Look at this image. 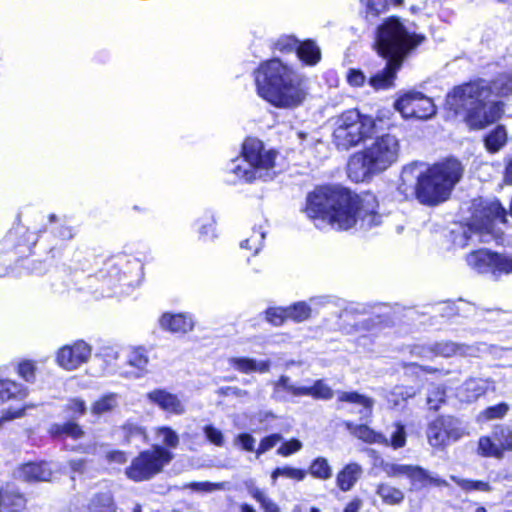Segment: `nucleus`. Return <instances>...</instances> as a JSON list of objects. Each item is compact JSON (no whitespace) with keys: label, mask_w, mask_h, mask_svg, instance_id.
<instances>
[{"label":"nucleus","mask_w":512,"mask_h":512,"mask_svg":"<svg viewBox=\"0 0 512 512\" xmlns=\"http://www.w3.org/2000/svg\"><path fill=\"white\" fill-rule=\"evenodd\" d=\"M306 215L316 227L349 230L358 223L368 229L381 223V216L369 209L365 201L340 186H321L307 196Z\"/></svg>","instance_id":"nucleus-1"},{"label":"nucleus","mask_w":512,"mask_h":512,"mask_svg":"<svg viewBox=\"0 0 512 512\" xmlns=\"http://www.w3.org/2000/svg\"><path fill=\"white\" fill-rule=\"evenodd\" d=\"M512 94V74L497 75L492 82L478 79L454 87L446 96V106L460 115L471 130H482L497 122L504 113V103L490 101V96Z\"/></svg>","instance_id":"nucleus-2"},{"label":"nucleus","mask_w":512,"mask_h":512,"mask_svg":"<svg viewBox=\"0 0 512 512\" xmlns=\"http://www.w3.org/2000/svg\"><path fill=\"white\" fill-rule=\"evenodd\" d=\"M463 175V167L456 159H446L424 169L422 164L410 163L400 174L398 191L422 204L434 206L446 201Z\"/></svg>","instance_id":"nucleus-3"},{"label":"nucleus","mask_w":512,"mask_h":512,"mask_svg":"<svg viewBox=\"0 0 512 512\" xmlns=\"http://www.w3.org/2000/svg\"><path fill=\"white\" fill-rule=\"evenodd\" d=\"M254 80L258 96L279 109H295L309 94L307 79L278 58L261 63Z\"/></svg>","instance_id":"nucleus-4"},{"label":"nucleus","mask_w":512,"mask_h":512,"mask_svg":"<svg viewBox=\"0 0 512 512\" xmlns=\"http://www.w3.org/2000/svg\"><path fill=\"white\" fill-rule=\"evenodd\" d=\"M423 39L421 35L410 33L398 19L386 20L377 29L375 47L388 61L382 71L370 77L369 85L376 91L392 88L404 58Z\"/></svg>","instance_id":"nucleus-5"},{"label":"nucleus","mask_w":512,"mask_h":512,"mask_svg":"<svg viewBox=\"0 0 512 512\" xmlns=\"http://www.w3.org/2000/svg\"><path fill=\"white\" fill-rule=\"evenodd\" d=\"M400 141L392 134L377 137L368 147L354 153L347 164L348 177L356 182H364L378 175L399 159Z\"/></svg>","instance_id":"nucleus-6"},{"label":"nucleus","mask_w":512,"mask_h":512,"mask_svg":"<svg viewBox=\"0 0 512 512\" xmlns=\"http://www.w3.org/2000/svg\"><path fill=\"white\" fill-rule=\"evenodd\" d=\"M273 149H265L255 138H247L242 146V155L233 159L227 170L239 180L251 182L257 179L271 180L276 175V157Z\"/></svg>","instance_id":"nucleus-7"},{"label":"nucleus","mask_w":512,"mask_h":512,"mask_svg":"<svg viewBox=\"0 0 512 512\" xmlns=\"http://www.w3.org/2000/svg\"><path fill=\"white\" fill-rule=\"evenodd\" d=\"M375 132L374 118L352 109L335 118L333 142L339 150H349L371 138Z\"/></svg>","instance_id":"nucleus-8"},{"label":"nucleus","mask_w":512,"mask_h":512,"mask_svg":"<svg viewBox=\"0 0 512 512\" xmlns=\"http://www.w3.org/2000/svg\"><path fill=\"white\" fill-rule=\"evenodd\" d=\"M173 459V454L159 446L154 445L152 449L141 452L126 469L129 479L140 482L151 479L160 473L164 466Z\"/></svg>","instance_id":"nucleus-9"},{"label":"nucleus","mask_w":512,"mask_h":512,"mask_svg":"<svg viewBox=\"0 0 512 512\" xmlns=\"http://www.w3.org/2000/svg\"><path fill=\"white\" fill-rule=\"evenodd\" d=\"M381 468L388 477H406L409 479L411 490L418 491L428 487L429 485H448L445 480L433 476L427 470L417 465L382 462Z\"/></svg>","instance_id":"nucleus-10"},{"label":"nucleus","mask_w":512,"mask_h":512,"mask_svg":"<svg viewBox=\"0 0 512 512\" xmlns=\"http://www.w3.org/2000/svg\"><path fill=\"white\" fill-rule=\"evenodd\" d=\"M394 107L404 118L427 120L436 114V106L432 99L415 91L399 97Z\"/></svg>","instance_id":"nucleus-11"},{"label":"nucleus","mask_w":512,"mask_h":512,"mask_svg":"<svg viewBox=\"0 0 512 512\" xmlns=\"http://www.w3.org/2000/svg\"><path fill=\"white\" fill-rule=\"evenodd\" d=\"M467 264L478 273H510L512 261L498 253L487 249H479L471 252L466 257Z\"/></svg>","instance_id":"nucleus-12"},{"label":"nucleus","mask_w":512,"mask_h":512,"mask_svg":"<svg viewBox=\"0 0 512 512\" xmlns=\"http://www.w3.org/2000/svg\"><path fill=\"white\" fill-rule=\"evenodd\" d=\"M481 214V216L475 214L472 217L468 230L464 232L467 238L471 237V235H467L468 232L470 234L479 233L481 241H486L484 237L494 232V222L496 220L505 222L507 212L498 200H492L486 202Z\"/></svg>","instance_id":"nucleus-13"},{"label":"nucleus","mask_w":512,"mask_h":512,"mask_svg":"<svg viewBox=\"0 0 512 512\" xmlns=\"http://www.w3.org/2000/svg\"><path fill=\"white\" fill-rule=\"evenodd\" d=\"M92 346L84 340H77L60 347L56 352V363L66 371H75L89 362Z\"/></svg>","instance_id":"nucleus-14"},{"label":"nucleus","mask_w":512,"mask_h":512,"mask_svg":"<svg viewBox=\"0 0 512 512\" xmlns=\"http://www.w3.org/2000/svg\"><path fill=\"white\" fill-rule=\"evenodd\" d=\"M146 398L149 403L173 415H182L186 411L183 401L165 389H154L146 394Z\"/></svg>","instance_id":"nucleus-15"},{"label":"nucleus","mask_w":512,"mask_h":512,"mask_svg":"<svg viewBox=\"0 0 512 512\" xmlns=\"http://www.w3.org/2000/svg\"><path fill=\"white\" fill-rule=\"evenodd\" d=\"M281 45L280 50L287 49L289 51L296 50L298 58L306 65L314 66L321 59L320 48L311 40L298 43L294 38H288L287 44Z\"/></svg>","instance_id":"nucleus-16"},{"label":"nucleus","mask_w":512,"mask_h":512,"mask_svg":"<svg viewBox=\"0 0 512 512\" xmlns=\"http://www.w3.org/2000/svg\"><path fill=\"white\" fill-rule=\"evenodd\" d=\"M492 387V382L483 378H470L458 389V397L461 401L474 402L485 395Z\"/></svg>","instance_id":"nucleus-17"},{"label":"nucleus","mask_w":512,"mask_h":512,"mask_svg":"<svg viewBox=\"0 0 512 512\" xmlns=\"http://www.w3.org/2000/svg\"><path fill=\"white\" fill-rule=\"evenodd\" d=\"M159 323L162 329L172 333L185 334L191 331L194 327L193 318L191 315L186 313H164L161 316Z\"/></svg>","instance_id":"nucleus-18"},{"label":"nucleus","mask_w":512,"mask_h":512,"mask_svg":"<svg viewBox=\"0 0 512 512\" xmlns=\"http://www.w3.org/2000/svg\"><path fill=\"white\" fill-rule=\"evenodd\" d=\"M363 475V468L356 462L346 464L336 475V485L342 492L350 491Z\"/></svg>","instance_id":"nucleus-19"},{"label":"nucleus","mask_w":512,"mask_h":512,"mask_svg":"<svg viewBox=\"0 0 512 512\" xmlns=\"http://www.w3.org/2000/svg\"><path fill=\"white\" fill-rule=\"evenodd\" d=\"M413 353L425 358L432 355L450 357L457 353L464 354V348L453 342H441L429 347H415Z\"/></svg>","instance_id":"nucleus-20"},{"label":"nucleus","mask_w":512,"mask_h":512,"mask_svg":"<svg viewBox=\"0 0 512 512\" xmlns=\"http://www.w3.org/2000/svg\"><path fill=\"white\" fill-rule=\"evenodd\" d=\"M326 303V298H312L310 299V304L300 301L296 302L287 308L288 319L293 320L294 322L301 323L308 320L311 317L312 306H318Z\"/></svg>","instance_id":"nucleus-21"},{"label":"nucleus","mask_w":512,"mask_h":512,"mask_svg":"<svg viewBox=\"0 0 512 512\" xmlns=\"http://www.w3.org/2000/svg\"><path fill=\"white\" fill-rule=\"evenodd\" d=\"M18 473L26 481H49L52 476L51 468L46 462L24 464Z\"/></svg>","instance_id":"nucleus-22"},{"label":"nucleus","mask_w":512,"mask_h":512,"mask_svg":"<svg viewBox=\"0 0 512 512\" xmlns=\"http://www.w3.org/2000/svg\"><path fill=\"white\" fill-rule=\"evenodd\" d=\"M345 426L352 435L366 443L388 445V437L372 430L367 425H356L347 421L345 422Z\"/></svg>","instance_id":"nucleus-23"},{"label":"nucleus","mask_w":512,"mask_h":512,"mask_svg":"<svg viewBox=\"0 0 512 512\" xmlns=\"http://www.w3.org/2000/svg\"><path fill=\"white\" fill-rule=\"evenodd\" d=\"M229 364L241 373L249 374L252 372L266 373L270 369V361H256L246 357H231Z\"/></svg>","instance_id":"nucleus-24"},{"label":"nucleus","mask_w":512,"mask_h":512,"mask_svg":"<svg viewBox=\"0 0 512 512\" xmlns=\"http://www.w3.org/2000/svg\"><path fill=\"white\" fill-rule=\"evenodd\" d=\"M25 507L24 497L9 487L0 490V512H20Z\"/></svg>","instance_id":"nucleus-25"},{"label":"nucleus","mask_w":512,"mask_h":512,"mask_svg":"<svg viewBox=\"0 0 512 512\" xmlns=\"http://www.w3.org/2000/svg\"><path fill=\"white\" fill-rule=\"evenodd\" d=\"M339 402H347L361 407V418H368L371 415L374 400L357 392H340L338 396Z\"/></svg>","instance_id":"nucleus-26"},{"label":"nucleus","mask_w":512,"mask_h":512,"mask_svg":"<svg viewBox=\"0 0 512 512\" xmlns=\"http://www.w3.org/2000/svg\"><path fill=\"white\" fill-rule=\"evenodd\" d=\"M126 362L130 367L137 369V377L146 371L149 363L147 351L143 347L130 346L125 349Z\"/></svg>","instance_id":"nucleus-27"},{"label":"nucleus","mask_w":512,"mask_h":512,"mask_svg":"<svg viewBox=\"0 0 512 512\" xmlns=\"http://www.w3.org/2000/svg\"><path fill=\"white\" fill-rule=\"evenodd\" d=\"M28 396V390L12 380H0V399L2 401H22Z\"/></svg>","instance_id":"nucleus-28"},{"label":"nucleus","mask_w":512,"mask_h":512,"mask_svg":"<svg viewBox=\"0 0 512 512\" xmlns=\"http://www.w3.org/2000/svg\"><path fill=\"white\" fill-rule=\"evenodd\" d=\"M507 138V131L505 127L498 125L484 138L485 148L490 153H496L506 145Z\"/></svg>","instance_id":"nucleus-29"},{"label":"nucleus","mask_w":512,"mask_h":512,"mask_svg":"<svg viewBox=\"0 0 512 512\" xmlns=\"http://www.w3.org/2000/svg\"><path fill=\"white\" fill-rule=\"evenodd\" d=\"M427 438L431 446L441 447L449 441L448 434L445 431L441 417L432 421L427 430Z\"/></svg>","instance_id":"nucleus-30"},{"label":"nucleus","mask_w":512,"mask_h":512,"mask_svg":"<svg viewBox=\"0 0 512 512\" xmlns=\"http://www.w3.org/2000/svg\"><path fill=\"white\" fill-rule=\"evenodd\" d=\"M248 493L260 504L263 512H281L279 506L252 482L246 483Z\"/></svg>","instance_id":"nucleus-31"},{"label":"nucleus","mask_w":512,"mask_h":512,"mask_svg":"<svg viewBox=\"0 0 512 512\" xmlns=\"http://www.w3.org/2000/svg\"><path fill=\"white\" fill-rule=\"evenodd\" d=\"M198 226L199 238L203 241L212 240L216 238V221L211 212H205L196 221Z\"/></svg>","instance_id":"nucleus-32"},{"label":"nucleus","mask_w":512,"mask_h":512,"mask_svg":"<svg viewBox=\"0 0 512 512\" xmlns=\"http://www.w3.org/2000/svg\"><path fill=\"white\" fill-rule=\"evenodd\" d=\"M155 439L157 445L169 450L174 449L179 444V436L171 427L161 426L155 429Z\"/></svg>","instance_id":"nucleus-33"},{"label":"nucleus","mask_w":512,"mask_h":512,"mask_svg":"<svg viewBox=\"0 0 512 512\" xmlns=\"http://www.w3.org/2000/svg\"><path fill=\"white\" fill-rule=\"evenodd\" d=\"M377 495L385 504L398 505L404 500V493L399 488L387 483H381L376 489Z\"/></svg>","instance_id":"nucleus-34"},{"label":"nucleus","mask_w":512,"mask_h":512,"mask_svg":"<svg viewBox=\"0 0 512 512\" xmlns=\"http://www.w3.org/2000/svg\"><path fill=\"white\" fill-rule=\"evenodd\" d=\"M308 473L316 479L326 481L332 477L333 470L329 461L319 456L311 462Z\"/></svg>","instance_id":"nucleus-35"},{"label":"nucleus","mask_w":512,"mask_h":512,"mask_svg":"<svg viewBox=\"0 0 512 512\" xmlns=\"http://www.w3.org/2000/svg\"><path fill=\"white\" fill-rule=\"evenodd\" d=\"M49 432L54 437H70L72 439H79L84 435L82 428L75 422H67L64 424H53Z\"/></svg>","instance_id":"nucleus-36"},{"label":"nucleus","mask_w":512,"mask_h":512,"mask_svg":"<svg viewBox=\"0 0 512 512\" xmlns=\"http://www.w3.org/2000/svg\"><path fill=\"white\" fill-rule=\"evenodd\" d=\"M119 395L116 393H109L100 397L95 401L91 407V412L94 415H103L112 411L119 404Z\"/></svg>","instance_id":"nucleus-37"},{"label":"nucleus","mask_w":512,"mask_h":512,"mask_svg":"<svg viewBox=\"0 0 512 512\" xmlns=\"http://www.w3.org/2000/svg\"><path fill=\"white\" fill-rule=\"evenodd\" d=\"M275 392L285 391L293 397L305 396L307 391L305 386L293 384L288 376L282 375L274 383Z\"/></svg>","instance_id":"nucleus-38"},{"label":"nucleus","mask_w":512,"mask_h":512,"mask_svg":"<svg viewBox=\"0 0 512 512\" xmlns=\"http://www.w3.org/2000/svg\"><path fill=\"white\" fill-rule=\"evenodd\" d=\"M478 452L482 456L485 457H496L501 458V447L499 442L496 439H491L490 437L484 436L479 439L478 442Z\"/></svg>","instance_id":"nucleus-39"},{"label":"nucleus","mask_w":512,"mask_h":512,"mask_svg":"<svg viewBox=\"0 0 512 512\" xmlns=\"http://www.w3.org/2000/svg\"><path fill=\"white\" fill-rule=\"evenodd\" d=\"M446 391L440 385H432L428 389L426 403L430 410L437 411L440 406L445 403Z\"/></svg>","instance_id":"nucleus-40"},{"label":"nucleus","mask_w":512,"mask_h":512,"mask_svg":"<svg viewBox=\"0 0 512 512\" xmlns=\"http://www.w3.org/2000/svg\"><path fill=\"white\" fill-rule=\"evenodd\" d=\"M307 472L300 468H295L291 466H283L278 467L271 473V478L273 482L276 481L278 477H285L288 479H292L295 481H303L306 478Z\"/></svg>","instance_id":"nucleus-41"},{"label":"nucleus","mask_w":512,"mask_h":512,"mask_svg":"<svg viewBox=\"0 0 512 512\" xmlns=\"http://www.w3.org/2000/svg\"><path fill=\"white\" fill-rule=\"evenodd\" d=\"M509 411L506 403H499L484 409L477 417L479 422H487L496 419H502Z\"/></svg>","instance_id":"nucleus-42"},{"label":"nucleus","mask_w":512,"mask_h":512,"mask_svg":"<svg viewBox=\"0 0 512 512\" xmlns=\"http://www.w3.org/2000/svg\"><path fill=\"white\" fill-rule=\"evenodd\" d=\"M449 440H458L465 434L461 422L452 416H440Z\"/></svg>","instance_id":"nucleus-43"},{"label":"nucleus","mask_w":512,"mask_h":512,"mask_svg":"<svg viewBox=\"0 0 512 512\" xmlns=\"http://www.w3.org/2000/svg\"><path fill=\"white\" fill-rule=\"evenodd\" d=\"M264 238L265 231L262 226H259L258 228L253 229L252 235L249 238L240 243V247L251 250L254 254H257L262 247Z\"/></svg>","instance_id":"nucleus-44"},{"label":"nucleus","mask_w":512,"mask_h":512,"mask_svg":"<svg viewBox=\"0 0 512 512\" xmlns=\"http://www.w3.org/2000/svg\"><path fill=\"white\" fill-rule=\"evenodd\" d=\"M90 512H116L111 495L105 493L95 496L90 504Z\"/></svg>","instance_id":"nucleus-45"},{"label":"nucleus","mask_w":512,"mask_h":512,"mask_svg":"<svg viewBox=\"0 0 512 512\" xmlns=\"http://www.w3.org/2000/svg\"><path fill=\"white\" fill-rule=\"evenodd\" d=\"M390 437L388 438V445L394 449H400L406 445V429L400 422L392 425Z\"/></svg>","instance_id":"nucleus-46"},{"label":"nucleus","mask_w":512,"mask_h":512,"mask_svg":"<svg viewBox=\"0 0 512 512\" xmlns=\"http://www.w3.org/2000/svg\"><path fill=\"white\" fill-rule=\"evenodd\" d=\"M306 391L307 393L305 396H311L315 399L321 400H329L334 395L333 390L322 380H317L312 386L306 387Z\"/></svg>","instance_id":"nucleus-47"},{"label":"nucleus","mask_w":512,"mask_h":512,"mask_svg":"<svg viewBox=\"0 0 512 512\" xmlns=\"http://www.w3.org/2000/svg\"><path fill=\"white\" fill-rule=\"evenodd\" d=\"M451 480L454 481L459 487H461L466 492H470V491L489 492V491H491V487H490L489 483L484 482V481L462 479V478H458L453 475L451 476Z\"/></svg>","instance_id":"nucleus-48"},{"label":"nucleus","mask_w":512,"mask_h":512,"mask_svg":"<svg viewBox=\"0 0 512 512\" xmlns=\"http://www.w3.org/2000/svg\"><path fill=\"white\" fill-rule=\"evenodd\" d=\"M493 438L499 442L502 454L505 449L512 450V431L509 428L496 427L493 431Z\"/></svg>","instance_id":"nucleus-49"},{"label":"nucleus","mask_w":512,"mask_h":512,"mask_svg":"<svg viewBox=\"0 0 512 512\" xmlns=\"http://www.w3.org/2000/svg\"><path fill=\"white\" fill-rule=\"evenodd\" d=\"M203 433L206 439L217 447H223L225 444V437L222 431L213 425H206L203 428Z\"/></svg>","instance_id":"nucleus-50"},{"label":"nucleus","mask_w":512,"mask_h":512,"mask_svg":"<svg viewBox=\"0 0 512 512\" xmlns=\"http://www.w3.org/2000/svg\"><path fill=\"white\" fill-rule=\"evenodd\" d=\"M266 319L275 326L282 325L288 319L287 308L271 307L266 310Z\"/></svg>","instance_id":"nucleus-51"},{"label":"nucleus","mask_w":512,"mask_h":512,"mask_svg":"<svg viewBox=\"0 0 512 512\" xmlns=\"http://www.w3.org/2000/svg\"><path fill=\"white\" fill-rule=\"evenodd\" d=\"M121 350V347L118 345H107L101 347L96 356L102 358L107 363H113L119 359Z\"/></svg>","instance_id":"nucleus-52"},{"label":"nucleus","mask_w":512,"mask_h":512,"mask_svg":"<svg viewBox=\"0 0 512 512\" xmlns=\"http://www.w3.org/2000/svg\"><path fill=\"white\" fill-rule=\"evenodd\" d=\"M191 488L195 491H200V492H214V491H218V490L229 489V483L228 482H219V483L197 482V483H192Z\"/></svg>","instance_id":"nucleus-53"},{"label":"nucleus","mask_w":512,"mask_h":512,"mask_svg":"<svg viewBox=\"0 0 512 512\" xmlns=\"http://www.w3.org/2000/svg\"><path fill=\"white\" fill-rule=\"evenodd\" d=\"M282 440V435L275 433L271 434L260 441L259 447L256 450V455L259 457L261 454L269 451L275 447Z\"/></svg>","instance_id":"nucleus-54"},{"label":"nucleus","mask_w":512,"mask_h":512,"mask_svg":"<svg viewBox=\"0 0 512 512\" xmlns=\"http://www.w3.org/2000/svg\"><path fill=\"white\" fill-rule=\"evenodd\" d=\"M302 442L298 439H291L284 442L278 449L277 454L283 457H288L302 449Z\"/></svg>","instance_id":"nucleus-55"},{"label":"nucleus","mask_w":512,"mask_h":512,"mask_svg":"<svg viewBox=\"0 0 512 512\" xmlns=\"http://www.w3.org/2000/svg\"><path fill=\"white\" fill-rule=\"evenodd\" d=\"M66 410L71 417L82 416L86 412V404L82 399L73 398L68 401Z\"/></svg>","instance_id":"nucleus-56"},{"label":"nucleus","mask_w":512,"mask_h":512,"mask_svg":"<svg viewBox=\"0 0 512 512\" xmlns=\"http://www.w3.org/2000/svg\"><path fill=\"white\" fill-rule=\"evenodd\" d=\"M36 366L31 361H24L18 365V374L27 382H31L35 378Z\"/></svg>","instance_id":"nucleus-57"},{"label":"nucleus","mask_w":512,"mask_h":512,"mask_svg":"<svg viewBox=\"0 0 512 512\" xmlns=\"http://www.w3.org/2000/svg\"><path fill=\"white\" fill-rule=\"evenodd\" d=\"M362 2L366 6L367 13L374 16L383 12L388 5L387 0H362Z\"/></svg>","instance_id":"nucleus-58"},{"label":"nucleus","mask_w":512,"mask_h":512,"mask_svg":"<svg viewBox=\"0 0 512 512\" xmlns=\"http://www.w3.org/2000/svg\"><path fill=\"white\" fill-rule=\"evenodd\" d=\"M53 233L61 240H71L74 238L76 231L72 226L60 224L53 228Z\"/></svg>","instance_id":"nucleus-59"},{"label":"nucleus","mask_w":512,"mask_h":512,"mask_svg":"<svg viewBox=\"0 0 512 512\" xmlns=\"http://www.w3.org/2000/svg\"><path fill=\"white\" fill-rule=\"evenodd\" d=\"M366 81V77L361 70L349 69L347 72V82L353 87H361Z\"/></svg>","instance_id":"nucleus-60"},{"label":"nucleus","mask_w":512,"mask_h":512,"mask_svg":"<svg viewBox=\"0 0 512 512\" xmlns=\"http://www.w3.org/2000/svg\"><path fill=\"white\" fill-rule=\"evenodd\" d=\"M255 439L248 433H242L235 439V444H240L245 451L253 452L255 450Z\"/></svg>","instance_id":"nucleus-61"},{"label":"nucleus","mask_w":512,"mask_h":512,"mask_svg":"<svg viewBox=\"0 0 512 512\" xmlns=\"http://www.w3.org/2000/svg\"><path fill=\"white\" fill-rule=\"evenodd\" d=\"M219 393L224 396L246 397L248 392L238 387L220 388Z\"/></svg>","instance_id":"nucleus-62"},{"label":"nucleus","mask_w":512,"mask_h":512,"mask_svg":"<svg viewBox=\"0 0 512 512\" xmlns=\"http://www.w3.org/2000/svg\"><path fill=\"white\" fill-rule=\"evenodd\" d=\"M106 458L109 462L115 463H125L127 461V456L124 452L121 451H110L107 453Z\"/></svg>","instance_id":"nucleus-63"},{"label":"nucleus","mask_w":512,"mask_h":512,"mask_svg":"<svg viewBox=\"0 0 512 512\" xmlns=\"http://www.w3.org/2000/svg\"><path fill=\"white\" fill-rule=\"evenodd\" d=\"M391 395L398 396L401 398V400H406L408 398L413 397L415 395V392L412 391V389H406L404 387H395Z\"/></svg>","instance_id":"nucleus-64"}]
</instances>
